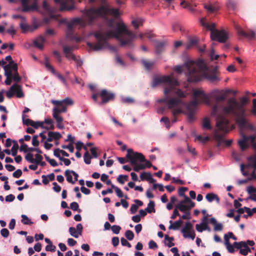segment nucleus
Returning <instances> with one entry per match:
<instances>
[{"label": "nucleus", "instance_id": "nucleus-20", "mask_svg": "<svg viewBox=\"0 0 256 256\" xmlns=\"http://www.w3.org/2000/svg\"><path fill=\"white\" fill-rule=\"evenodd\" d=\"M3 68L4 70V76H6L4 83L6 85L9 86L11 84L12 80V70H10V65L4 66Z\"/></svg>", "mask_w": 256, "mask_h": 256}, {"label": "nucleus", "instance_id": "nucleus-48", "mask_svg": "<svg viewBox=\"0 0 256 256\" xmlns=\"http://www.w3.org/2000/svg\"><path fill=\"white\" fill-rule=\"evenodd\" d=\"M226 6L228 8L232 10H235L236 8V3L233 0H228Z\"/></svg>", "mask_w": 256, "mask_h": 256}, {"label": "nucleus", "instance_id": "nucleus-47", "mask_svg": "<svg viewBox=\"0 0 256 256\" xmlns=\"http://www.w3.org/2000/svg\"><path fill=\"white\" fill-rule=\"evenodd\" d=\"M164 239L166 240H168V243L167 244V246L168 248H170L174 245V244L172 242L174 240V237H170L168 235L166 234L164 236Z\"/></svg>", "mask_w": 256, "mask_h": 256}, {"label": "nucleus", "instance_id": "nucleus-43", "mask_svg": "<svg viewBox=\"0 0 256 256\" xmlns=\"http://www.w3.org/2000/svg\"><path fill=\"white\" fill-rule=\"evenodd\" d=\"M71 174V171L69 170H66L64 172L65 176L66 178V180L70 183L74 184L75 183V181L72 180Z\"/></svg>", "mask_w": 256, "mask_h": 256}, {"label": "nucleus", "instance_id": "nucleus-37", "mask_svg": "<svg viewBox=\"0 0 256 256\" xmlns=\"http://www.w3.org/2000/svg\"><path fill=\"white\" fill-rule=\"evenodd\" d=\"M14 94H16V97L18 98H23L24 94L22 92L21 86L17 84V86H16L14 89Z\"/></svg>", "mask_w": 256, "mask_h": 256}, {"label": "nucleus", "instance_id": "nucleus-35", "mask_svg": "<svg viewBox=\"0 0 256 256\" xmlns=\"http://www.w3.org/2000/svg\"><path fill=\"white\" fill-rule=\"evenodd\" d=\"M193 230L192 224L190 222H186L184 228L182 229L181 232L182 233H188Z\"/></svg>", "mask_w": 256, "mask_h": 256}, {"label": "nucleus", "instance_id": "nucleus-17", "mask_svg": "<svg viewBox=\"0 0 256 256\" xmlns=\"http://www.w3.org/2000/svg\"><path fill=\"white\" fill-rule=\"evenodd\" d=\"M100 96L102 98L100 104H105L110 100H114L115 98V94L112 92H108L106 89H104L100 92Z\"/></svg>", "mask_w": 256, "mask_h": 256}, {"label": "nucleus", "instance_id": "nucleus-51", "mask_svg": "<svg viewBox=\"0 0 256 256\" xmlns=\"http://www.w3.org/2000/svg\"><path fill=\"white\" fill-rule=\"evenodd\" d=\"M92 157L88 153V151H86L84 155V160L86 164H89L91 162Z\"/></svg>", "mask_w": 256, "mask_h": 256}, {"label": "nucleus", "instance_id": "nucleus-61", "mask_svg": "<svg viewBox=\"0 0 256 256\" xmlns=\"http://www.w3.org/2000/svg\"><path fill=\"white\" fill-rule=\"evenodd\" d=\"M6 32L12 35V36H13L16 34V31L14 29V26L13 24H11L10 26V28L6 30Z\"/></svg>", "mask_w": 256, "mask_h": 256}, {"label": "nucleus", "instance_id": "nucleus-16", "mask_svg": "<svg viewBox=\"0 0 256 256\" xmlns=\"http://www.w3.org/2000/svg\"><path fill=\"white\" fill-rule=\"evenodd\" d=\"M234 28L239 36H243L250 40H252L256 38V35L255 32L251 30H248L246 32H244L238 24H235Z\"/></svg>", "mask_w": 256, "mask_h": 256}, {"label": "nucleus", "instance_id": "nucleus-60", "mask_svg": "<svg viewBox=\"0 0 256 256\" xmlns=\"http://www.w3.org/2000/svg\"><path fill=\"white\" fill-rule=\"evenodd\" d=\"M34 155L32 154L29 152L25 156V159L30 163H34Z\"/></svg>", "mask_w": 256, "mask_h": 256}, {"label": "nucleus", "instance_id": "nucleus-4", "mask_svg": "<svg viewBox=\"0 0 256 256\" xmlns=\"http://www.w3.org/2000/svg\"><path fill=\"white\" fill-rule=\"evenodd\" d=\"M202 69L201 64L195 62L193 60H188L182 66H178L175 71L182 73L184 70L188 80L189 82H196L200 80V70Z\"/></svg>", "mask_w": 256, "mask_h": 256}, {"label": "nucleus", "instance_id": "nucleus-38", "mask_svg": "<svg viewBox=\"0 0 256 256\" xmlns=\"http://www.w3.org/2000/svg\"><path fill=\"white\" fill-rule=\"evenodd\" d=\"M26 117H28V116L22 114V120L23 124L27 126H32L33 124H34V122L30 119L26 118Z\"/></svg>", "mask_w": 256, "mask_h": 256}, {"label": "nucleus", "instance_id": "nucleus-9", "mask_svg": "<svg viewBox=\"0 0 256 256\" xmlns=\"http://www.w3.org/2000/svg\"><path fill=\"white\" fill-rule=\"evenodd\" d=\"M126 157L130 160L131 164H136V160H139L141 162H145V164H144L145 166V168L152 166V163L146 160L144 156L142 154L138 152H134L131 148H128L127 150Z\"/></svg>", "mask_w": 256, "mask_h": 256}, {"label": "nucleus", "instance_id": "nucleus-23", "mask_svg": "<svg viewBox=\"0 0 256 256\" xmlns=\"http://www.w3.org/2000/svg\"><path fill=\"white\" fill-rule=\"evenodd\" d=\"M212 96L214 99L216 104L220 102L224 101L226 97V96L224 94H222L218 90H216L212 93Z\"/></svg>", "mask_w": 256, "mask_h": 256}, {"label": "nucleus", "instance_id": "nucleus-32", "mask_svg": "<svg viewBox=\"0 0 256 256\" xmlns=\"http://www.w3.org/2000/svg\"><path fill=\"white\" fill-rule=\"evenodd\" d=\"M170 222L172 224L169 226L168 228L170 230H176L180 228L182 224V221L180 220H179L172 223V221L170 220Z\"/></svg>", "mask_w": 256, "mask_h": 256}, {"label": "nucleus", "instance_id": "nucleus-12", "mask_svg": "<svg viewBox=\"0 0 256 256\" xmlns=\"http://www.w3.org/2000/svg\"><path fill=\"white\" fill-rule=\"evenodd\" d=\"M38 0H20L22 12H28L38 9Z\"/></svg>", "mask_w": 256, "mask_h": 256}, {"label": "nucleus", "instance_id": "nucleus-55", "mask_svg": "<svg viewBox=\"0 0 256 256\" xmlns=\"http://www.w3.org/2000/svg\"><path fill=\"white\" fill-rule=\"evenodd\" d=\"M79 206L76 202H72L70 204V208L74 211H78L81 212V210L78 208Z\"/></svg>", "mask_w": 256, "mask_h": 256}, {"label": "nucleus", "instance_id": "nucleus-14", "mask_svg": "<svg viewBox=\"0 0 256 256\" xmlns=\"http://www.w3.org/2000/svg\"><path fill=\"white\" fill-rule=\"evenodd\" d=\"M211 38L213 40H217L220 42L224 43L228 40V35L225 30H218L212 32Z\"/></svg>", "mask_w": 256, "mask_h": 256}, {"label": "nucleus", "instance_id": "nucleus-13", "mask_svg": "<svg viewBox=\"0 0 256 256\" xmlns=\"http://www.w3.org/2000/svg\"><path fill=\"white\" fill-rule=\"evenodd\" d=\"M56 4L60 6V11H68L74 8V0H54Z\"/></svg>", "mask_w": 256, "mask_h": 256}, {"label": "nucleus", "instance_id": "nucleus-18", "mask_svg": "<svg viewBox=\"0 0 256 256\" xmlns=\"http://www.w3.org/2000/svg\"><path fill=\"white\" fill-rule=\"evenodd\" d=\"M247 160L248 162V164L247 165L244 166L243 164L240 165V170L244 176L247 175L246 172H244V169L245 167H252L254 170H256V154L248 157Z\"/></svg>", "mask_w": 256, "mask_h": 256}, {"label": "nucleus", "instance_id": "nucleus-54", "mask_svg": "<svg viewBox=\"0 0 256 256\" xmlns=\"http://www.w3.org/2000/svg\"><path fill=\"white\" fill-rule=\"evenodd\" d=\"M243 248H241L240 250V253L242 255L246 256L248 252H250V248L246 244V246H244Z\"/></svg>", "mask_w": 256, "mask_h": 256}, {"label": "nucleus", "instance_id": "nucleus-52", "mask_svg": "<svg viewBox=\"0 0 256 256\" xmlns=\"http://www.w3.org/2000/svg\"><path fill=\"white\" fill-rule=\"evenodd\" d=\"M198 42V40L196 38H189L188 44L186 48H189L190 46L196 45Z\"/></svg>", "mask_w": 256, "mask_h": 256}, {"label": "nucleus", "instance_id": "nucleus-41", "mask_svg": "<svg viewBox=\"0 0 256 256\" xmlns=\"http://www.w3.org/2000/svg\"><path fill=\"white\" fill-rule=\"evenodd\" d=\"M180 5L184 6V8H188L191 12H194L196 10L192 7L190 3L187 2L185 0H182L180 2Z\"/></svg>", "mask_w": 256, "mask_h": 256}, {"label": "nucleus", "instance_id": "nucleus-21", "mask_svg": "<svg viewBox=\"0 0 256 256\" xmlns=\"http://www.w3.org/2000/svg\"><path fill=\"white\" fill-rule=\"evenodd\" d=\"M74 48L73 46H63V51L66 58L68 60L72 59V60L75 58L76 56L72 52V51L73 50Z\"/></svg>", "mask_w": 256, "mask_h": 256}, {"label": "nucleus", "instance_id": "nucleus-7", "mask_svg": "<svg viewBox=\"0 0 256 256\" xmlns=\"http://www.w3.org/2000/svg\"><path fill=\"white\" fill-rule=\"evenodd\" d=\"M216 126L218 130L214 132V138L218 142L217 146H218L223 140V137L225 134L230 131L229 121L224 116H218L216 118Z\"/></svg>", "mask_w": 256, "mask_h": 256}, {"label": "nucleus", "instance_id": "nucleus-30", "mask_svg": "<svg viewBox=\"0 0 256 256\" xmlns=\"http://www.w3.org/2000/svg\"><path fill=\"white\" fill-rule=\"evenodd\" d=\"M204 8L210 13L214 12L219 10V6L217 4L214 5L204 4Z\"/></svg>", "mask_w": 256, "mask_h": 256}, {"label": "nucleus", "instance_id": "nucleus-56", "mask_svg": "<svg viewBox=\"0 0 256 256\" xmlns=\"http://www.w3.org/2000/svg\"><path fill=\"white\" fill-rule=\"evenodd\" d=\"M151 174L150 172H143L140 176V178L142 180H148L150 178Z\"/></svg>", "mask_w": 256, "mask_h": 256}, {"label": "nucleus", "instance_id": "nucleus-29", "mask_svg": "<svg viewBox=\"0 0 256 256\" xmlns=\"http://www.w3.org/2000/svg\"><path fill=\"white\" fill-rule=\"evenodd\" d=\"M142 62L146 70H150L155 64V62L152 60H148L146 59H142Z\"/></svg>", "mask_w": 256, "mask_h": 256}, {"label": "nucleus", "instance_id": "nucleus-5", "mask_svg": "<svg viewBox=\"0 0 256 256\" xmlns=\"http://www.w3.org/2000/svg\"><path fill=\"white\" fill-rule=\"evenodd\" d=\"M110 12L116 18L119 16L118 9L112 8L109 10L103 6L97 8H90L86 10L84 12V14L86 17L89 24H92L96 18L98 17L106 18Z\"/></svg>", "mask_w": 256, "mask_h": 256}, {"label": "nucleus", "instance_id": "nucleus-50", "mask_svg": "<svg viewBox=\"0 0 256 256\" xmlns=\"http://www.w3.org/2000/svg\"><path fill=\"white\" fill-rule=\"evenodd\" d=\"M69 232L72 236L75 238H78L80 236V234L76 230V228L74 227H70L69 228Z\"/></svg>", "mask_w": 256, "mask_h": 256}, {"label": "nucleus", "instance_id": "nucleus-2", "mask_svg": "<svg viewBox=\"0 0 256 256\" xmlns=\"http://www.w3.org/2000/svg\"><path fill=\"white\" fill-rule=\"evenodd\" d=\"M168 83L164 90V96L158 100L159 103H164L168 109L173 110V114L176 115L182 112V107L185 102L182 100L186 96V94L180 88H176L179 86L178 80L170 76L154 77L152 84V86L155 88L162 84Z\"/></svg>", "mask_w": 256, "mask_h": 256}, {"label": "nucleus", "instance_id": "nucleus-58", "mask_svg": "<svg viewBox=\"0 0 256 256\" xmlns=\"http://www.w3.org/2000/svg\"><path fill=\"white\" fill-rule=\"evenodd\" d=\"M233 246L237 249H241L242 247L244 246H246V242H234L233 244Z\"/></svg>", "mask_w": 256, "mask_h": 256}, {"label": "nucleus", "instance_id": "nucleus-44", "mask_svg": "<svg viewBox=\"0 0 256 256\" xmlns=\"http://www.w3.org/2000/svg\"><path fill=\"white\" fill-rule=\"evenodd\" d=\"M14 145L12 148V155L15 156L17 154L18 150V144L16 141L14 140Z\"/></svg>", "mask_w": 256, "mask_h": 256}, {"label": "nucleus", "instance_id": "nucleus-36", "mask_svg": "<svg viewBox=\"0 0 256 256\" xmlns=\"http://www.w3.org/2000/svg\"><path fill=\"white\" fill-rule=\"evenodd\" d=\"M176 208H178L180 211L182 212H189L190 209L188 204H184L178 203L176 206Z\"/></svg>", "mask_w": 256, "mask_h": 256}, {"label": "nucleus", "instance_id": "nucleus-6", "mask_svg": "<svg viewBox=\"0 0 256 256\" xmlns=\"http://www.w3.org/2000/svg\"><path fill=\"white\" fill-rule=\"evenodd\" d=\"M193 95L194 100L190 102L187 106V110L189 112L188 114V118L190 121L193 120V112L199 104L200 102L197 98L198 97L200 98V102H204L208 106L211 104L209 97L204 92V91L200 90H194Z\"/></svg>", "mask_w": 256, "mask_h": 256}, {"label": "nucleus", "instance_id": "nucleus-22", "mask_svg": "<svg viewBox=\"0 0 256 256\" xmlns=\"http://www.w3.org/2000/svg\"><path fill=\"white\" fill-rule=\"evenodd\" d=\"M12 72H14L12 76V80L16 82H20L22 78L18 72V66L17 64L12 65Z\"/></svg>", "mask_w": 256, "mask_h": 256}, {"label": "nucleus", "instance_id": "nucleus-3", "mask_svg": "<svg viewBox=\"0 0 256 256\" xmlns=\"http://www.w3.org/2000/svg\"><path fill=\"white\" fill-rule=\"evenodd\" d=\"M238 102L235 98H230L227 102V105L223 108L226 114H230L234 118L246 114L245 106L248 104L249 100L246 96L240 99Z\"/></svg>", "mask_w": 256, "mask_h": 256}, {"label": "nucleus", "instance_id": "nucleus-39", "mask_svg": "<svg viewBox=\"0 0 256 256\" xmlns=\"http://www.w3.org/2000/svg\"><path fill=\"white\" fill-rule=\"evenodd\" d=\"M155 204L154 201L150 200L148 204L147 208H146V210L148 213H151L152 212H154L156 210L154 208Z\"/></svg>", "mask_w": 256, "mask_h": 256}, {"label": "nucleus", "instance_id": "nucleus-25", "mask_svg": "<svg viewBox=\"0 0 256 256\" xmlns=\"http://www.w3.org/2000/svg\"><path fill=\"white\" fill-rule=\"evenodd\" d=\"M42 7L49 14L50 18H56V16L53 14L54 12V10L50 7V5L46 0L43 2Z\"/></svg>", "mask_w": 256, "mask_h": 256}, {"label": "nucleus", "instance_id": "nucleus-27", "mask_svg": "<svg viewBox=\"0 0 256 256\" xmlns=\"http://www.w3.org/2000/svg\"><path fill=\"white\" fill-rule=\"evenodd\" d=\"M206 198L210 202H211L214 200H216L217 204H219L220 202V199L218 196L212 192L206 194Z\"/></svg>", "mask_w": 256, "mask_h": 256}, {"label": "nucleus", "instance_id": "nucleus-34", "mask_svg": "<svg viewBox=\"0 0 256 256\" xmlns=\"http://www.w3.org/2000/svg\"><path fill=\"white\" fill-rule=\"evenodd\" d=\"M202 128L206 130H212V126L210 125V121L208 118H205L203 119L202 123Z\"/></svg>", "mask_w": 256, "mask_h": 256}, {"label": "nucleus", "instance_id": "nucleus-19", "mask_svg": "<svg viewBox=\"0 0 256 256\" xmlns=\"http://www.w3.org/2000/svg\"><path fill=\"white\" fill-rule=\"evenodd\" d=\"M67 108L66 106L62 105L58 106V108H54L52 111V116L54 118L58 119V120H62V116L59 114L62 112H66Z\"/></svg>", "mask_w": 256, "mask_h": 256}, {"label": "nucleus", "instance_id": "nucleus-40", "mask_svg": "<svg viewBox=\"0 0 256 256\" xmlns=\"http://www.w3.org/2000/svg\"><path fill=\"white\" fill-rule=\"evenodd\" d=\"M164 42H158L156 46V52L158 54L161 53L164 50Z\"/></svg>", "mask_w": 256, "mask_h": 256}, {"label": "nucleus", "instance_id": "nucleus-1", "mask_svg": "<svg viewBox=\"0 0 256 256\" xmlns=\"http://www.w3.org/2000/svg\"><path fill=\"white\" fill-rule=\"evenodd\" d=\"M117 29L116 31L108 30L105 32L98 31L92 32V34L97 40L96 43L88 42V46L94 51H100L105 48H108L112 52H116L117 48L110 45L108 40L114 38L120 42L121 46L133 48L134 45L133 40L136 38V35L130 30H128L124 24L116 23Z\"/></svg>", "mask_w": 256, "mask_h": 256}, {"label": "nucleus", "instance_id": "nucleus-57", "mask_svg": "<svg viewBox=\"0 0 256 256\" xmlns=\"http://www.w3.org/2000/svg\"><path fill=\"white\" fill-rule=\"evenodd\" d=\"M125 236L129 240H132L134 238V234L130 230H127L125 232Z\"/></svg>", "mask_w": 256, "mask_h": 256}, {"label": "nucleus", "instance_id": "nucleus-24", "mask_svg": "<svg viewBox=\"0 0 256 256\" xmlns=\"http://www.w3.org/2000/svg\"><path fill=\"white\" fill-rule=\"evenodd\" d=\"M62 136L61 134L59 132H48L47 140L50 142H52L54 140H58Z\"/></svg>", "mask_w": 256, "mask_h": 256}, {"label": "nucleus", "instance_id": "nucleus-64", "mask_svg": "<svg viewBox=\"0 0 256 256\" xmlns=\"http://www.w3.org/2000/svg\"><path fill=\"white\" fill-rule=\"evenodd\" d=\"M32 144L34 146H39L40 142H39V141L38 140V135H34L32 136Z\"/></svg>", "mask_w": 256, "mask_h": 256}, {"label": "nucleus", "instance_id": "nucleus-8", "mask_svg": "<svg viewBox=\"0 0 256 256\" xmlns=\"http://www.w3.org/2000/svg\"><path fill=\"white\" fill-rule=\"evenodd\" d=\"M86 20L80 18H76L72 20L71 22L68 24L67 30L66 32L67 36L72 40H75L77 42L81 41V38L74 35L73 26L74 25L80 24L81 26L84 27L86 24H89L88 20L86 16Z\"/></svg>", "mask_w": 256, "mask_h": 256}, {"label": "nucleus", "instance_id": "nucleus-28", "mask_svg": "<svg viewBox=\"0 0 256 256\" xmlns=\"http://www.w3.org/2000/svg\"><path fill=\"white\" fill-rule=\"evenodd\" d=\"M210 222L214 226V231H221L223 228V225L221 223L217 222L216 219L214 218H212L210 220Z\"/></svg>", "mask_w": 256, "mask_h": 256}, {"label": "nucleus", "instance_id": "nucleus-59", "mask_svg": "<svg viewBox=\"0 0 256 256\" xmlns=\"http://www.w3.org/2000/svg\"><path fill=\"white\" fill-rule=\"evenodd\" d=\"M112 188L115 190L116 195L118 198H122L124 196L123 192L120 188L115 186H112Z\"/></svg>", "mask_w": 256, "mask_h": 256}, {"label": "nucleus", "instance_id": "nucleus-45", "mask_svg": "<svg viewBox=\"0 0 256 256\" xmlns=\"http://www.w3.org/2000/svg\"><path fill=\"white\" fill-rule=\"evenodd\" d=\"M143 21L140 18H137L132 20V26L134 27L136 29L138 28L142 24Z\"/></svg>", "mask_w": 256, "mask_h": 256}, {"label": "nucleus", "instance_id": "nucleus-62", "mask_svg": "<svg viewBox=\"0 0 256 256\" xmlns=\"http://www.w3.org/2000/svg\"><path fill=\"white\" fill-rule=\"evenodd\" d=\"M62 148L63 149L68 150L70 152H73L74 151V147L72 144H69L68 145H62Z\"/></svg>", "mask_w": 256, "mask_h": 256}, {"label": "nucleus", "instance_id": "nucleus-11", "mask_svg": "<svg viewBox=\"0 0 256 256\" xmlns=\"http://www.w3.org/2000/svg\"><path fill=\"white\" fill-rule=\"evenodd\" d=\"M236 123L240 129H249L252 132L256 131V128L250 124L246 118V114L234 118Z\"/></svg>", "mask_w": 256, "mask_h": 256}, {"label": "nucleus", "instance_id": "nucleus-49", "mask_svg": "<svg viewBox=\"0 0 256 256\" xmlns=\"http://www.w3.org/2000/svg\"><path fill=\"white\" fill-rule=\"evenodd\" d=\"M22 222L24 224L31 225L33 224V222L28 218L25 214L22 215Z\"/></svg>", "mask_w": 256, "mask_h": 256}, {"label": "nucleus", "instance_id": "nucleus-53", "mask_svg": "<svg viewBox=\"0 0 256 256\" xmlns=\"http://www.w3.org/2000/svg\"><path fill=\"white\" fill-rule=\"evenodd\" d=\"M216 24L214 23H212L210 24H209L207 23L206 26L205 28H206L207 29L210 30V37L212 36V34L214 32H215L216 30H215L216 28Z\"/></svg>", "mask_w": 256, "mask_h": 256}, {"label": "nucleus", "instance_id": "nucleus-31", "mask_svg": "<svg viewBox=\"0 0 256 256\" xmlns=\"http://www.w3.org/2000/svg\"><path fill=\"white\" fill-rule=\"evenodd\" d=\"M196 228L198 232H202L205 230L210 231V228L208 226V224L205 222H202L200 224H196Z\"/></svg>", "mask_w": 256, "mask_h": 256}, {"label": "nucleus", "instance_id": "nucleus-63", "mask_svg": "<svg viewBox=\"0 0 256 256\" xmlns=\"http://www.w3.org/2000/svg\"><path fill=\"white\" fill-rule=\"evenodd\" d=\"M111 229L113 233L114 234H118L120 233V230H121V228L119 226L114 225L112 226Z\"/></svg>", "mask_w": 256, "mask_h": 256}, {"label": "nucleus", "instance_id": "nucleus-33", "mask_svg": "<svg viewBox=\"0 0 256 256\" xmlns=\"http://www.w3.org/2000/svg\"><path fill=\"white\" fill-rule=\"evenodd\" d=\"M20 26L22 30V33H26L27 32L30 30V26L26 23V19L24 20H21L20 23Z\"/></svg>", "mask_w": 256, "mask_h": 256}, {"label": "nucleus", "instance_id": "nucleus-15", "mask_svg": "<svg viewBox=\"0 0 256 256\" xmlns=\"http://www.w3.org/2000/svg\"><path fill=\"white\" fill-rule=\"evenodd\" d=\"M241 136H242V139L238 140V142L240 147V150L242 151H244L248 148V145L247 144V142L250 140L252 142H255V140L256 138V136L255 135H251L250 136H246L244 134L242 133Z\"/></svg>", "mask_w": 256, "mask_h": 256}, {"label": "nucleus", "instance_id": "nucleus-42", "mask_svg": "<svg viewBox=\"0 0 256 256\" xmlns=\"http://www.w3.org/2000/svg\"><path fill=\"white\" fill-rule=\"evenodd\" d=\"M16 86H17V84H14L10 88V90L6 92V96L10 98H12L14 94V89L16 88Z\"/></svg>", "mask_w": 256, "mask_h": 256}, {"label": "nucleus", "instance_id": "nucleus-46", "mask_svg": "<svg viewBox=\"0 0 256 256\" xmlns=\"http://www.w3.org/2000/svg\"><path fill=\"white\" fill-rule=\"evenodd\" d=\"M128 176L127 175H119L117 178V181L120 184H124L126 181H128Z\"/></svg>", "mask_w": 256, "mask_h": 256}, {"label": "nucleus", "instance_id": "nucleus-10", "mask_svg": "<svg viewBox=\"0 0 256 256\" xmlns=\"http://www.w3.org/2000/svg\"><path fill=\"white\" fill-rule=\"evenodd\" d=\"M197 63L201 64L202 70L204 69L203 75L204 76L212 82H216L220 80V78L218 76L219 72L218 71V67L214 66L212 70L208 69L206 66H204L202 61H199Z\"/></svg>", "mask_w": 256, "mask_h": 256}, {"label": "nucleus", "instance_id": "nucleus-26", "mask_svg": "<svg viewBox=\"0 0 256 256\" xmlns=\"http://www.w3.org/2000/svg\"><path fill=\"white\" fill-rule=\"evenodd\" d=\"M45 42L44 38L40 36L34 41V44L35 46L40 50H42L44 48V44Z\"/></svg>", "mask_w": 256, "mask_h": 256}]
</instances>
